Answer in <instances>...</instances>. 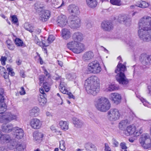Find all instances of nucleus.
I'll return each mask as SVG.
<instances>
[{"instance_id": "nucleus-1", "label": "nucleus", "mask_w": 151, "mask_h": 151, "mask_svg": "<svg viewBox=\"0 0 151 151\" xmlns=\"http://www.w3.org/2000/svg\"><path fill=\"white\" fill-rule=\"evenodd\" d=\"M147 20H140L138 35L141 39L149 42L151 41V19L149 22H147Z\"/></svg>"}, {"instance_id": "nucleus-2", "label": "nucleus", "mask_w": 151, "mask_h": 151, "mask_svg": "<svg viewBox=\"0 0 151 151\" xmlns=\"http://www.w3.org/2000/svg\"><path fill=\"white\" fill-rule=\"evenodd\" d=\"M85 86L88 94L96 95L99 92L100 89L99 78L95 76L89 77L85 81Z\"/></svg>"}, {"instance_id": "nucleus-3", "label": "nucleus", "mask_w": 151, "mask_h": 151, "mask_svg": "<svg viewBox=\"0 0 151 151\" xmlns=\"http://www.w3.org/2000/svg\"><path fill=\"white\" fill-rule=\"evenodd\" d=\"M126 63L123 64L119 63L115 70V73L117 74L116 76V80L120 84L123 85L127 84L128 83V80L124 73L126 70Z\"/></svg>"}, {"instance_id": "nucleus-4", "label": "nucleus", "mask_w": 151, "mask_h": 151, "mask_svg": "<svg viewBox=\"0 0 151 151\" xmlns=\"http://www.w3.org/2000/svg\"><path fill=\"white\" fill-rule=\"evenodd\" d=\"M110 104L107 98L104 97L98 98L94 101V106L99 111L105 112L110 108Z\"/></svg>"}, {"instance_id": "nucleus-5", "label": "nucleus", "mask_w": 151, "mask_h": 151, "mask_svg": "<svg viewBox=\"0 0 151 151\" xmlns=\"http://www.w3.org/2000/svg\"><path fill=\"white\" fill-rule=\"evenodd\" d=\"M66 47L74 53L78 54L83 51L85 46L83 44L73 39L67 43Z\"/></svg>"}, {"instance_id": "nucleus-6", "label": "nucleus", "mask_w": 151, "mask_h": 151, "mask_svg": "<svg viewBox=\"0 0 151 151\" xmlns=\"http://www.w3.org/2000/svg\"><path fill=\"white\" fill-rule=\"evenodd\" d=\"M142 132L143 129L142 127L137 129L135 126L130 125L127 127L124 133L127 136L133 135L134 137H137Z\"/></svg>"}, {"instance_id": "nucleus-7", "label": "nucleus", "mask_w": 151, "mask_h": 151, "mask_svg": "<svg viewBox=\"0 0 151 151\" xmlns=\"http://www.w3.org/2000/svg\"><path fill=\"white\" fill-rule=\"evenodd\" d=\"M35 9L42 19H48L50 16V12L48 10H44L45 6L40 2L36 3L35 4Z\"/></svg>"}, {"instance_id": "nucleus-8", "label": "nucleus", "mask_w": 151, "mask_h": 151, "mask_svg": "<svg viewBox=\"0 0 151 151\" xmlns=\"http://www.w3.org/2000/svg\"><path fill=\"white\" fill-rule=\"evenodd\" d=\"M139 143L145 149H148L151 147V139L149 134H143L139 139Z\"/></svg>"}, {"instance_id": "nucleus-9", "label": "nucleus", "mask_w": 151, "mask_h": 151, "mask_svg": "<svg viewBox=\"0 0 151 151\" xmlns=\"http://www.w3.org/2000/svg\"><path fill=\"white\" fill-rule=\"evenodd\" d=\"M88 70L90 73L97 74L100 73L101 68L99 62L97 61L94 60L88 64Z\"/></svg>"}, {"instance_id": "nucleus-10", "label": "nucleus", "mask_w": 151, "mask_h": 151, "mask_svg": "<svg viewBox=\"0 0 151 151\" xmlns=\"http://www.w3.org/2000/svg\"><path fill=\"white\" fill-rule=\"evenodd\" d=\"M17 116L10 112H6L0 115V122L2 123H9L13 120H16Z\"/></svg>"}, {"instance_id": "nucleus-11", "label": "nucleus", "mask_w": 151, "mask_h": 151, "mask_svg": "<svg viewBox=\"0 0 151 151\" xmlns=\"http://www.w3.org/2000/svg\"><path fill=\"white\" fill-rule=\"evenodd\" d=\"M107 118L111 121H114L119 119L121 115L118 109H111L107 112Z\"/></svg>"}, {"instance_id": "nucleus-12", "label": "nucleus", "mask_w": 151, "mask_h": 151, "mask_svg": "<svg viewBox=\"0 0 151 151\" xmlns=\"http://www.w3.org/2000/svg\"><path fill=\"white\" fill-rule=\"evenodd\" d=\"M68 11L71 15V18L72 19L78 18L79 11L78 6L73 4L70 5L68 7Z\"/></svg>"}, {"instance_id": "nucleus-13", "label": "nucleus", "mask_w": 151, "mask_h": 151, "mask_svg": "<svg viewBox=\"0 0 151 151\" xmlns=\"http://www.w3.org/2000/svg\"><path fill=\"white\" fill-rule=\"evenodd\" d=\"M25 147L21 145L18 144L16 142H12L8 146V148L12 150L15 148L14 151H24Z\"/></svg>"}, {"instance_id": "nucleus-14", "label": "nucleus", "mask_w": 151, "mask_h": 151, "mask_svg": "<svg viewBox=\"0 0 151 151\" xmlns=\"http://www.w3.org/2000/svg\"><path fill=\"white\" fill-rule=\"evenodd\" d=\"M42 122L37 118L31 119L29 122V125L32 129H40L42 126Z\"/></svg>"}, {"instance_id": "nucleus-15", "label": "nucleus", "mask_w": 151, "mask_h": 151, "mask_svg": "<svg viewBox=\"0 0 151 151\" xmlns=\"http://www.w3.org/2000/svg\"><path fill=\"white\" fill-rule=\"evenodd\" d=\"M109 99L114 103L118 104L120 103L122 97L120 94L114 93H111L109 95Z\"/></svg>"}, {"instance_id": "nucleus-16", "label": "nucleus", "mask_w": 151, "mask_h": 151, "mask_svg": "<svg viewBox=\"0 0 151 151\" xmlns=\"http://www.w3.org/2000/svg\"><path fill=\"white\" fill-rule=\"evenodd\" d=\"M101 27L104 31H110L113 28L112 22L109 20L104 21L101 24Z\"/></svg>"}, {"instance_id": "nucleus-17", "label": "nucleus", "mask_w": 151, "mask_h": 151, "mask_svg": "<svg viewBox=\"0 0 151 151\" xmlns=\"http://www.w3.org/2000/svg\"><path fill=\"white\" fill-rule=\"evenodd\" d=\"M40 91L41 94H40L38 97V100L40 105L42 106H44L45 104L47 101L46 98V95L45 93L43 88H40Z\"/></svg>"}, {"instance_id": "nucleus-18", "label": "nucleus", "mask_w": 151, "mask_h": 151, "mask_svg": "<svg viewBox=\"0 0 151 151\" xmlns=\"http://www.w3.org/2000/svg\"><path fill=\"white\" fill-rule=\"evenodd\" d=\"M141 61L144 65H149L151 64V58L150 55L143 54L141 55Z\"/></svg>"}, {"instance_id": "nucleus-19", "label": "nucleus", "mask_w": 151, "mask_h": 151, "mask_svg": "<svg viewBox=\"0 0 151 151\" xmlns=\"http://www.w3.org/2000/svg\"><path fill=\"white\" fill-rule=\"evenodd\" d=\"M68 24L71 27L77 28L80 27L81 25L80 19H68Z\"/></svg>"}, {"instance_id": "nucleus-20", "label": "nucleus", "mask_w": 151, "mask_h": 151, "mask_svg": "<svg viewBox=\"0 0 151 151\" xmlns=\"http://www.w3.org/2000/svg\"><path fill=\"white\" fill-rule=\"evenodd\" d=\"M13 141L16 142L14 140H12L9 135L7 134H2L0 140L2 144H5L9 142L10 143L8 145L7 147Z\"/></svg>"}, {"instance_id": "nucleus-21", "label": "nucleus", "mask_w": 151, "mask_h": 151, "mask_svg": "<svg viewBox=\"0 0 151 151\" xmlns=\"http://www.w3.org/2000/svg\"><path fill=\"white\" fill-rule=\"evenodd\" d=\"M71 34L70 30L67 29H63L61 31V37L64 40H67L70 39Z\"/></svg>"}, {"instance_id": "nucleus-22", "label": "nucleus", "mask_w": 151, "mask_h": 151, "mask_svg": "<svg viewBox=\"0 0 151 151\" xmlns=\"http://www.w3.org/2000/svg\"><path fill=\"white\" fill-rule=\"evenodd\" d=\"M2 131L6 133H9L14 130L13 125L12 124H3L1 127Z\"/></svg>"}, {"instance_id": "nucleus-23", "label": "nucleus", "mask_w": 151, "mask_h": 151, "mask_svg": "<svg viewBox=\"0 0 151 151\" xmlns=\"http://www.w3.org/2000/svg\"><path fill=\"white\" fill-rule=\"evenodd\" d=\"M64 79H62L60 82L59 88L60 91L63 94L68 93V90L67 88V84L64 81Z\"/></svg>"}, {"instance_id": "nucleus-24", "label": "nucleus", "mask_w": 151, "mask_h": 151, "mask_svg": "<svg viewBox=\"0 0 151 151\" xmlns=\"http://www.w3.org/2000/svg\"><path fill=\"white\" fill-rule=\"evenodd\" d=\"M93 53L92 51L86 52L83 54V59L84 61L88 60L93 58Z\"/></svg>"}, {"instance_id": "nucleus-25", "label": "nucleus", "mask_w": 151, "mask_h": 151, "mask_svg": "<svg viewBox=\"0 0 151 151\" xmlns=\"http://www.w3.org/2000/svg\"><path fill=\"white\" fill-rule=\"evenodd\" d=\"M118 89V87L114 84L110 83L106 84L105 90L106 91H112Z\"/></svg>"}, {"instance_id": "nucleus-26", "label": "nucleus", "mask_w": 151, "mask_h": 151, "mask_svg": "<svg viewBox=\"0 0 151 151\" xmlns=\"http://www.w3.org/2000/svg\"><path fill=\"white\" fill-rule=\"evenodd\" d=\"M59 125L62 130L65 131L68 129L69 122L67 121H60L59 122Z\"/></svg>"}, {"instance_id": "nucleus-27", "label": "nucleus", "mask_w": 151, "mask_h": 151, "mask_svg": "<svg viewBox=\"0 0 151 151\" xmlns=\"http://www.w3.org/2000/svg\"><path fill=\"white\" fill-rule=\"evenodd\" d=\"M43 137V134L40 132L37 131H35L33 134L34 139L36 141L42 140Z\"/></svg>"}, {"instance_id": "nucleus-28", "label": "nucleus", "mask_w": 151, "mask_h": 151, "mask_svg": "<svg viewBox=\"0 0 151 151\" xmlns=\"http://www.w3.org/2000/svg\"><path fill=\"white\" fill-rule=\"evenodd\" d=\"M73 39L76 41H81L83 39V34L80 32H76L73 35Z\"/></svg>"}, {"instance_id": "nucleus-29", "label": "nucleus", "mask_w": 151, "mask_h": 151, "mask_svg": "<svg viewBox=\"0 0 151 151\" xmlns=\"http://www.w3.org/2000/svg\"><path fill=\"white\" fill-rule=\"evenodd\" d=\"M40 112L39 108L37 106H35L29 111V113L30 115L36 116L38 115Z\"/></svg>"}, {"instance_id": "nucleus-30", "label": "nucleus", "mask_w": 151, "mask_h": 151, "mask_svg": "<svg viewBox=\"0 0 151 151\" xmlns=\"http://www.w3.org/2000/svg\"><path fill=\"white\" fill-rule=\"evenodd\" d=\"M86 4L87 6L91 8H94L97 5V0H86Z\"/></svg>"}, {"instance_id": "nucleus-31", "label": "nucleus", "mask_w": 151, "mask_h": 151, "mask_svg": "<svg viewBox=\"0 0 151 151\" xmlns=\"http://www.w3.org/2000/svg\"><path fill=\"white\" fill-rule=\"evenodd\" d=\"M85 147L87 151H96L97 149L96 146L91 143L86 144Z\"/></svg>"}, {"instance_id": "nucleus-32", "label": "nucleus", "mask_w": 151, "mask_h": 151, "mask_svg": "<svg viewBox=\"0 0 151 151\" xmlns=\"http://www.w3.org/2000/svg\"><path fill=\"white\" fill-rule=\"evenodd\" d=\"M128 121L127 120H122L120 121L119 124V127L122 130L125 131L126 126L128 124Z\"/></svg>"}, {"instance_id": "nucleus-33", "label": "nucleus", "mask_w": 151, "mask_h": 151, "mask_svg": "<svg viewBox=\"0 0 151 151\" xmlns=\"http://www.w3.org/2000/svg\"><path fill=\"white\" fill-rule=\"evenodd\" d=\"M72 122L75 126L77 127H80L83 124V122L82 121L76 117L72 119Z\"/></svg>"}, {"instance_id": "nucleus-34", "label": "nucleus", "mask_w": 151, "mask_h": 151, "mask_svg": "<svg viewBox=\"0 0 151 151\" xmlns=\"http://www.w3.org/2000/svg\"><path fill=\"white\" fill-rule=\"evenodd\" d=\"M16 137L18 139H21L24 136V134L23 130L21 129H17L15 130Z\"/></svg>"}, {"instance_id": "nucleus-35", "label": "nucleus", "mask_w": 151, "mask_h": 151, "mask_svg": "<svg viewBox=\"0 0 151 151\" xmlns=\"http://www.w3.org/2000/svg\"><path fill=\"white\" fill-rule=\"evenodd\" d=\"M52 3V6L55 8H59L64 6V2L63 1H62V3L61 4H60L58 0H53Z\"/></svg>"}, {"instance_id": "nucleus-36", "label": "nucleus", "mask_w": 151, "mask_h": 151, "mask_svg": "<svg viewBox=\"0 0 151 151\" xmlns=\"http://www.w3.org/2000/svg\"><path fill=\"white\" fill-rule=\"evenodd\" d=\"M56 22L58 25L61 27H64L69 22L68 19H57Z\"/></svg>"}, {"instance_id": "nucleus-37", "label": "nucleus", "mask_w": 151, "mask_h": 151, "mask_svg": "<svg viewBox=\"0 0 151 151\" xmlns=\"http://www.w3.org/2000/svg\"><path fill=\"white\" fill-rule=\"evenodd\" d=\"M149 5V4L145 1H141L138 2L136 4V6L142 8H145L148 7Z\"/></svg>"}, {"instance_id": "nucleus-38", "label": "nucleus", "mask_w": 151, "mask_h": 151, "mask_svg": "<svg viewBox=\"0 0 151 151\" xmlns=\"http://www.w3.org/2000/svg\"><path fill=\"white\" fill-rule=\"evenodd\" d=\"M6 46L9 50H13L15 48V46L12 42L10 40H8L6 41Z\"/></svg>"}, {"instance_id": "nucleus-39", "label": "nucleus", "mask_w": 151, "mask_h": 151, "mask_svg": "<svg viewBox=\"0 0 151 151\" xmlns=\"http://www.w3.org/2000/svg\"><path fill=\"white\" fill-rule=\"evenodd\" d=\"M15 45L18 47H24L25 44L23 41L18 38H16L14 40Z\"/></svg>"}, {"instance_id": "nucleus-40", "label": "nucleus", "mask_w": 151, "mask_h": 151, "mask_svg": "<svg viewBox=\"0 0 151 151\" xmlns=\"http://www.w3.org/2000/svg\"><path fill=\"white\" fill-rule=\"evenodd\" d=\"M24 28L30 32H33V27L28 23H25L24 25Z\"/></svg>"}, {"instance_id": "nucleus-41", "label": "nucleus", "mask_w": 151, "mask_h": 151, "mask_svg": "<svg viewBox=\"0 0 151 151\" xmlns=\"http://www.w3.org/2000/svg\"><path fill=\"white\" fill-rule=\"evenodd\" d=\"M110 3L114 5L120 6L122 5V1L121 0H110Z\"/></svg>"}, {"instance_id": "nucleus-42", "label": "nucleus", "mask_w": 151, "mask_h": 151, "mask_svg": "<svg viewBox=\"0 0 151 151\" xmlns=\"http://www.w3.org/2000/svg\"><path fill=\"white\" fill-rule=\"evenodd\" d=\"M6 110V104L3 102H0V114L3 113Z\"/></svg>"}, {"instance_id": "nucleus-43", "label": "nucleus", "mask_w": 151, "mask_h": 151, "mask_svg": "<svg viewBox=\"0 0 151 151\" xmlns=\"http://www.w3.org/2000/svg\"><path fill=\"white\" fill-rule=\"evenodd\" d=\"M41 88L42 87L40 88ZM42 88H43L44 91L45 90V92H47L50 90V86L47 83H44L43 84V87Z\"/></svg>"}, {"instance_id": "nucleus-44", "label": "nucleus", "mask_w": 151, "mask_h": 151, "mask_svg": "<svg viewBox=\"0 0 151 151\" xmlns=\"http://www.w3.org/2000/svg\"><path fill=\"white\" fill-rule=\"evenodd\" d=\"M60 148L63 151H64L65 150V141L63 140H62L60 141Z\"/></svg>"}, {"instance_id": "nucleus-45", "label": "nucleus", "mask_w": 151, "mask_h": 151, "mask_svg": "<svg viewBox=\"0 0 151 151\" xmlns=\"http://www.w3.org/2000/svg\"><path fill=\"white\" fill-rule=\"evenodd\" d=\"M6 67L7 70L9 72V74L11 75L12 76H14V73L13 71V69L12 67L8 65H6Z\"/></svg>"}, {"instance_id": "nucleus-46", "label": "nucleus", "mask_w": 151, "mask_h": 151, "mask_svg": "<svg viewBox=\"0 0 151 151\" xmlns=\"http://www.w3.org/2000/svg\"><path fill=\"white\" fill-rule=\"evenodd\" d=\"M140 99L143 103V104L145 106H147L149 108H151V106L149 102L146 101L144 99L141 98Z\"/></svg>"}, {"instance_id": "nucleus-47", "label": "nucleus", "mask_w": 151, "mask_h": 151, "mask_svg": "<svg viewBox=\"0 0 151 151\" xmlns=\"http://www.w3.org/2000/svg\"><path fill=\"white\" fill-rule=\"evenodd\" d=\"M67 78L70 80H72L76 78V76L74 74H68L66 75Z\"/></svg>"}, {"instance_id": "nucleus-48", "label": "nucleus", "mask_w": 151, "mask_h": 151, "mask_svg": "<svg viewBox=\"0 0 151 151\" xmlns=\"http://www.w3.org/2000/svg\"><path fill=\"white\" fill-rule=\"evenodd\" d=\"M6 60V57L4 56H1L0 59L1 64L3 65H5L6 64L5 62Z\"/></svg>"}, {"instance_id": "nucleus-49", "label": "nucleus", "mask_w": 151, "mask_h": 151, "mask_svg": "<svg viewBox=\"0 0 151 151\" xmlns=\"http://www.w3.org/2000/svg\"><path fill=\"white\" fill-rule=\"evenodd\" d=\"M57 96L58 97V99L60 100L59 101L58 104L59 105H62L63 104V100L61 96L59 93H57Z\"/></svg>"}, {"instance_id": "nucleus-50", "label": "nucleus", "mask_w": 151, "mask_h": 151, "mask_svg": "<svg viewBox=\"0 0 151 151\" xmlns=\"http://www.w3.org/2000/svg\"><path fill=\"white\" fill-rule=\"evenodd\" d=\"M55 39L54 36L52 35H50L48 38L47 40L50 43H52Z\"/></svg>"}, {"instance_id": "nucleus-51", "label": "nucleus", "mask_w": 151, "mask_h": 151, "mask_svg": "<svg viewBox=\"0 0 151 151\" xmlns=\"http://www.w3.org/2000/svg\"><path fill=\"white\" fill-rule=\"evenodd\" d=\"M34 41L35 43L39 45H41L42 44L40 40L37 37H35Z\"/></svg>"}, {"instance_id": "nucleus-52", "label": "nucleus", "mask_w": 151, "mask_h": 151, "mask_svg": "<svg viewBox=\"0 0 151 151\" xmlns=\"http://www.w3.org/2000/svg\"><path fill=\"white\" fill-rule=\"evenodd\" d=\"M112 143L114 147H117L119 145V143L115 139H113L112 140Z\"/></svg>"}, {"instance_id": "nucleus-53", "label": "nucleus", "mask_w": 151, "mask_h": 151, "mask_svg": "<svg viewBox=\"0 0 151 151\" xmlns=\"http://www.w3.org/2000/svg\"><path fill=\"white\" fill-rule=\"evenodd\" d=\"M51 129L52 131L57 133L58 134L60 133V132L59 131H58L55 128V127L54 126H51Z\"/></svg>"}, {"instance_id": "nucleus-54", "label": "nucleus", "mask_w": 151, "mask_h": 151, "mask_svg": "<svg viewBox=\"0 0 151 151\" xmlns=\"http://www.w3.org/2000/svg\"><path fill=\"white\" fill-rule=\"evenodd\" d=\"M53 78L54 79H55V80H58L59 79H60V82L61 81L62 79H63V78H61V76H59L58 75L56 74H55L53 76Z\"/></svg>"}, {"instance_id": "nucleus-55", "label": "nucleus", "mask_w": 151, "mask_h": 151, "mask_svg": "<svg viewBox=\"0 0 151 151\" xmlns=\"http://www.w3.org/2000/svg\"><path fill=\"white\" fill-rule=\"evenodd\" d=\"M129 19H124L122 23L125 24L127 26H129L131 24V22L129 20Z\"/></svg>"}, {"instance_id": "nucleus-56", "label": "nucleus", "mask_w": 151, "mask_h": 151, "mask_svg": "<svg viewBox=\"0 0 151 151\" xmlns=\"http://www.w3.org/2000/svg\"><path fill=\"white\" fill-rule=\"evenodd\" d=\"M41 43L45 47H46L49 46L50 44L47 40L46 41H42Z\"/></svg>"}, {"instance_id": "nucleus-57", "label": "nucleus", "mask_w": 151, "mask_h": 151, "mask_svg": "<svg viewBox=\"0 0 151 151\" xmlns=\"http://www.w3.org/2000/svg\"><path fill=\"white\" fill-rule=\"evenodd\" d=\"M121 147L122 149L125 150L127 149V147L125 143L122 142L120 144Z\"/></svg>"}, {"instance_id": "nucleus-58", "label": "nucleus", "mask_w": 151, "mask_h": 151, "mask_svg": "<svg viewBox=\"0 0 151 151\" xmlns=\"http://www.w3.org/2000/svg\"><path fill=\"white\" fill-rule=\"evenodd\" d=\"M105 151H112L108 144L106 143L105 144Z\"/></svg>"}, {"instance_id": "nucleus-59", "label": "nucleus", "mask_w": 151, "mask_h": 151, "mask_svg": "<svg viewBox=\"0 0 151 151\" xmlns=\"http://www.w3.org/2000/svg\"><path fill=\"white\" fill-rule=\"evenodd\" d=\"M19 93L21 95H24L25 94V91L23 87H22L21 88V90L19 91Z\"/></svg>"}, {"instance_id": "nucleus-60", "label": "nucleus", "mask_w": 151, "mask_h": 151, "mask_svg": "<svg viewBox=\"0 0 151 151\" xmlns=\"http://www.w3.org/2000/svg\"><path fill=\"white\" fill-rule=\"evenodd\" d=\"M6 72L5 69L2 66L0 67V73H5Z\"/></svg>"}, {"instance_id": "nucleus-61", "label": "nucleus", "mask_w": 151, "mask_h": 151, "mask_svg": "<svg viewBox=\"0 0 151 151\" xmlns=\"http://www.w3.org/2000/svg\"><path fill=\"white\" fill-rule=\"evenodd\" d=\"M46 115L47 117H52L53 116L52 114L48 111L46 112Z\"/></svg>"}, {"instance_id": "nucleus-62", "label": "nucleus", "mask_w": 151, "mask_h": 151, "mask_svg": "<svg viewBox=\"0 0 151 151\" xmlns=\"http://www.w3.org/2000/svg\"><path fill=\"white\" fill-rule=\"evenodd\" d=\"M120 18L124 19L125 18H129L128 17V15L126 14H122L120 15Z\"/></svg>"}, {"instance_id": "nucleus-63", "label": "nucleus", "mask_w": 151, "mask_h": 151, "mask_svg": "<svg viewBox=\"0 0 151 151\" xmlns=\"http://www.w3.org/2000/svg\"><path fill=\"white\" fill-rule=\"evenodd\" d=\"M66 18V16L62 14H60L58 17V19H65Z\"/></svg>"}, {"instance_id": "nucleus-64", "label": "nucleus", "mask_w": 151, "mask_h": 151, "mask_svg": "<svg viewBox=\"0 0 151 151\" xmlns=\"http://www.w3.org/2000/svg\"><path fill=\"white\" fill-rule=\"evenodd\" d=\"M0 151H7V148L5 146H0Z\"/></svg>"}]
</instances>
